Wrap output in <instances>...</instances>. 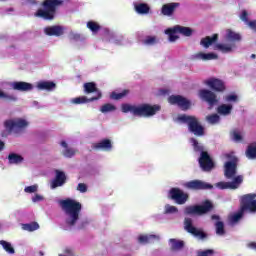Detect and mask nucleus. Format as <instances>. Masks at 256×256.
I'll use <instances>...</instances> for the list:
<instances>
[{
    "label": "nucleus",
    "mask_w": 256,
    "mask_h": 256,
    "mask_svg": "<svg viewBox=\"0 0 256 256\" xmlns=\"http://www.w3.org/2000/svg\"><path fill=\"white\" fill-rule=\"evenodd\" d=\"M212 221H216L214 224V227L216 229V235H219L220 237H223L225 235V223L221 221V216L217 214H213L211 216Z\"/></svg>",
    "instance_id": "obj_20"
},
{
    "label": "nucleus",
    "mask_w": 256,
    "mask_h": 256,
    "mask_svg": "<svg viewBox=\"0 0 256 256\" xmlns=\"http://www.w3.org/2000/svg\"><path fill=\"white\" fill-rule=\"evenodd\" d=\"M77 191H80V193H87V184L79 183L77 186Z\"/></svg>",
    "instance_id": "obj_53"
},
{
    "label": "nucleus",
    "mask_w": 256,
    "mask_h": 256,
    "mask_svg": "<svg viewBox=\"0 0 256 256\" xmlns=\"http://www.w3.org/2000/svg\"><path fill=\"white\" fill-rule=\"evenodd\" d=\"M135 11L136 13H139V15H147L149 11H151V8L147 3H139L135 4Z\"/></svg>",
    "instance_id": "obj_31"
},
{
    "label": "nucleus",
    "mask_w": 256,
    "mask_h": 256,
    "mask_svg": "<svg viewBox=\"0 0 256 256\" xmlns=\"http://www.w3.org/2000/svg\"><path fill=\"white\" fill-rule=\"evenodd\" d=\"M246 25H248V27H250L252 29V31H255V33H256V20H252L249 23H247Z\"/></svg>",
    "instance_id": "obj_55"
},
{
    "label": "nucleus",
    "mask_w": 256,
    "mask_h": 256,
    "mask_svg": "<svg viewBox=\"0 0 256 256\" xmlns=\"http://www.w3.org/2000/svg\"><path fill=\"white\" fill-rule=\"evenodd\" d=\"M226 101H237V95L231 94L226 97Z\"/></svg>",
    "instance_id": "obj_57"
},
{
    "label": "nucleus",
    "mask_w": 256,
    "mask_h": 256,
    "mask_svg": "<svg viewBox=\"0 0 256 256\" xmlns=\"http://www.w3.org/2000/svg\"><path fill=\"white\" fill-rule=\"evenodd\" d=\"M0 99H4V101L15 102L17 101V97L15 95H9L2 90H0Z\"/></svg>",
    "instance_id": "obj_46"
},
{
    "label": "nucleus",
    "mask_w": 256,
    "mask_h": 256,
    "mask_svg": "<svg viewBox=\"0 0 256 256\" xmlns=\"http://www.w3.org/2000/svg\"><path fill=\"white\" fill-rule=\"evenodd\" d=\"M198 162L202 171L206 173H209V171H213V169H215V162H213V159L209 155V152L200 153Z\"/></svg>",
    "instance_id": "obj_12"
},
{
    "label": "nucleus",
    "mask_w": 256,
    "mask_h": 256,
    "mask_svg": "<svg viewBox=\"0 0 256 256\" xmlns=\"http://www.w3.org/2000/svg\"><path fill=\"white\" fill-rule=\"evenodd\" d=\"M168 195L177 205H185L189 201V194L177 187L171 188Z\"/></svg>",
    "instance_id": "obj_9"
},
{
    "label": "nucleus",
    "mask_w": 256,
    "mask_h": 256,
    "mask_svg": "<svg viewBox=\"0 0 256 256\" xmlns=\"http://www.w3.org/2000/svg\"><path fill=\"white\" fill-rule=\"evenodd\" d=\"M241 183H243V176L238 175L233 177L232 182H219L217 187H219V189H239Z\"/></svg>",
    "instance_id": "obj_17"
},
{
    "label": "nucleus",
    "mask_w": 256,
    "mask_h": 256,
    "mask_svg": "<svg viewBox=\"0 0 256 256\" xmlns=\"http://www.w3.org/2000/svg\"><path fill=\"white\" fill-rule=\"evenodd\" d=\"M80 229H83V226H80Z\"/></svg>",
    "instance_id": "obj_63"
},
{
    "label": "nucleus",
    "mask_w": 256,
    "mask_h": 256,
    "mask_svg": "<svg viewBox=\"0 0 256 256\" xmlns=\"http://www.w3.org/2000/svg\"><path fill=\"white\" fill-rule=\"evenodd\" d=\"M0 245L3 247V249L7 252L10 253V255H13L15 253V248L11 245V243L5 241V240H0Z\"/></svg>",
    "instance_id": "obj_43"
},
{
    "label": "nucleus",
    "mask_w": 256,
    "mask_h": 256,
    "mask_svg": "<svg viewBox=\"0 0 256 256\" xmlns=\"http://www.w3.org/2000/svg\"><path fill=\"white\" fill-rule=\"evenodd\" d=\"M23 231H29L30 233L33 231H37L39 229V223L37 222H30L26 224H22Z\"/></svg>",
    "instance_id": "obj_38"
},
{
    "label": "nucleus",
    "mask_w": 256,
    "mask_h": 256,
    "mask_svg": "<svg viewBox=\"0 0 256 256\" xmlns=\"http://www.w3.org/2000/svg\"><path fill=\"white\" fill-rule=\"evenodd\" d=\"M204 83H205V85L210 87V89H212V91H215L216 93H223L225 91V89H227L225 87V82H223V80H221L219 78H210V79L204 81Z\"/></svg>",
    "instance_id": "obj_15"
},
{
    "label": "nucleus",
    "mask_w": 256,
    "mask_h": 256,
    "mask_svg": "<svg viewBox=\"0 0 256 256\" xmlns=\"http://www.w3.org/2000/svg\"><path fill=\"white\" fill-rule=\"evenodd\" d=\"M255 198H256V194L243 195L240 199V209L231 216L230 221L232 223L239 222L243 218V215H245V211H250V213H255L256 212Z\"/></svg>",
    "instance_id": "obj_3"
},
{
    "label": "nucleus",
    "mask_w": 256,
    "mask_h": 256,
    "mask_svg": "<svg viewBox=\"0 0 256 256\" xmlns=\"http://www.w3.org/2000/svg\"><path fill=\"white\" fill-rule=\"evenodd\" d=\"M60 145L64 147V150L62 152V155H64V157H67L68 159H71V157H75L77 150L69 148L66 141H62Z\"/></svg>",
    "instance_id": "obj_27"
},
{
    "label": "nucleus",
    "mask_w": 256,
    "mask_h": 256,
    "mask_svg": "<svg viewBox=\"0 0 256 256\" xmlns=\"http://www.w3.org/2000/svg\"><path fill=\"white\" fill-rule=\"evenodd\" d=\"M161 111V105L154 104L151 105L149 103H143L138 106H136L135 113L136 117H153L154 115H157Z\"/></svg>",
    "instance_id": "obj_6"
},
{
    "label": "nucleus",
    "mask_w": 256,
    "mask_h": 256,
    "mask_svg": "<svg viewBox=\"0 0 256 256\" xmlns=\"http://www.w3.org/2000/svg\"><path fill=\"white\" fill-rule=\"evenodd\" d=\"M5 128L7 129L8 133H13V131H17V129H25L29 125L24 119L18 120H8L4 123Z\"/></svg>",
    "instance_id": "obj_16"
},
{
    "label": "nucleus",
    "mask_w": 256,
    "mask_h": 256,
    "mask_svg": "<svg viewBox=\"0 0 256 256\" xmlns=\"http://www.w3.org/2000/svg\"><path fill=\"white\" fill-rule=\"evenodd\" d=\"M231 111H233V105L231 104H222L217 108L219 115H231Z\"/></svg>",
    "instance_id": "obj_33"
},
{
    "label": "nucleus",
    "mask_w": 256,
    "mask_h": 256,
    "mask_svg": "<svg viewBox=\"0 0 256 256\" xmlns=\"http://www.w3.org/2000/svg\"><path fill=\"white\" fill-rule=\"evenodd\" d=\"M184 229L187 233L193 235V237H198L199 239H207V233L195 227L193 225V219L191 218L184 219Z\"/></svg>",
    "instance_id": "obj_10"
},
{
    "label": "nucleus",
    "mask_w": 256,
    "mask_h": 256,
    "mask_svg": "<svg viewBox=\"0 0 256 256\" xmlns=\"http://www.w3.org/2000/svg\"><path fill=\"white\" fill-rule=\"evenodd\" d=\"M61 5H63V0H44L41 4L43 8L38 9L34 15L44 21H53Z\"/></svg>",
    "instance_id": "obj_2"
},
{
    "label": "nucleus",
    "mask_w": 256,
    "mask_h": 256,
    "mask_svg": "<svg viewBox=\"0 0 256 256\" xmlns=\"http://www.w3.org/2000/svg\"><path fill=\"white\" fill-rule=\"evenodd\" d=\"M11 88L14 91H32L33 90V84L29 83V82H12L11 83Z\"/></svg>",
    "instance_id": "obj_21"
},
{
    "label": "nucleus",
    "mask_w": 256,
    "mask_h": 256,
    "mask_svg": "<svg viewBox=\"0 0 256 256\" xmlns=\"http://www.w3.org/2000/svg\"><path fill=\"white\" fill-rule=\"evenodd\" d=\"M235 44H216L215 49L221 53H231Z\"/></svg>",
    "instance_id": "obj_32"
},
{
    "label": "nucleus",
    "mask_w": 256,
    "mask_h": 256,
    "mask_svg": "<svg viewBox=\"0 0 256 256\" xmlns=\"http://www.w3.org/2000/svg\"><path fill=\"white\" fill-rule=\"evenodd\" d=\"M215 209V205L210 200H205L200 205H190L186 206L184 209V214L186 215H198L201 217L203 215H207V213H211Z\"/></svg>",
    "instance_id": "obj_5"
},
{
    "label": "nucleus",
    "mask_w": 256,
    "mask_h": 256,
    "mask_svg": "<svg viewBox=\"0 0 256 256\" xmlns=\"http://www.w3.org/2000/svg\"><path fill=\"white\" fill-rule=\"evenodd\" d=\"M198 96L202 101H205L206 103H208L210 109L212 107H215V105L219 103V100L217 99V94H215V92L209 89L199 90Z\"/></svg>",
    "instance_id": "obj_11"
},
{
    "label": "nucleus",
    "mask_w": 256,
    "mask_h": 256,
    "mask_svg": "<svg viewBox=\"0 0 256 256\" xmlns=\"http://www.w3.org/2000/svg\"><path fill=\"white\" fill-rule=\"evenodd\" d=\"M232 139L233 141H236V143H239V141H243V136L237 131L232 132Z\"/></svg>",
    "instance_id": "obj_51"
},
{
    "label": "nucleus",
    "mask_w": 256,
    "mask_h": 256,
    "mask_svg": "<svg viewBox=\"0 0 256 256\" xmlns=\"http://www.w3.org/2000/svg\"><path fill=\"white\" fill-rule=\"evenodd\" d=\"M180 123H185L188 125V131L193 133L196 137H203L205 135V127L201 125L199 119L195 116H189L187 114H182L177 117Z\"/></svg>",
    "instance_id": "obj_4"
},
{
    "label": "nucleus",
    "mask_w": 256,
    "mask_h": 256,
    "mask_svg": "<svg viewBox=\"0 0 256 256\" xmlns=\"http://www.w3.org/2000/svg\"><path fill=\"white\" fill-rule=\"evenodd\" d=\"M143 43L144 45H155L157 43V37L147 36Z\"/></svg>",
    "instance_id": "obj_49"
},
{
    "label": "nucleus",
    "mask_w": 256,
    "mask_h": 256,
    "mask_svg": "<svg viewBox=\"0 0 256 256\" xmlns=\"http://www.w3.org/2000/svg\"><path fill=\"white\" fill-rule=\"evenodd\" d=\"M177 7H179V3L164 4L161 10L162 15L170 17V15H173V13H175V9H177Z\"/></svg>",
    "instance_id": "obj_25"
},
{
    "label": "nucleus",
    "mask_w": 256,
    "mask_h": 256,
    "mask_svg": "<svg viewBox=\"0 0 256 256\" xmlns=\"http://www.w3.org/2000/svg\"><path fill=\"white\" fill-rule=\"evenodd\" d=\"M86 27L90 29L92 33H99V31H101V25L95 21H88Z\"/></svg>",
    "instance_id": "obj_41"
},
{
    "label": "nucleus",
    "mask_w": 256,
    "mask_h": 256,
    "mask_svg": "<svg viewBox=\"0 0 256 256\" xmlns=\"http://www.w3.org/2000/svg\"><path fill=\"white\" fill-rule=\"evenodd\" d=\"M172 213H179V209L176 206L166 205L165 206V214L169 215Z\"/></svg>",
    "instance_id": "obj_48"
},
{
    "label": "nucleus",
    "mask_w": 256,
    "mask_h": 256,
    "mask_svg": "<svg viewBox=\"0 0 256 256\" xmlns=\"http://www.w3.org/2000/svg\"><path fill=\"white\" fill-rule=\"evenodd\" d=\"M219 41V34H213L212 37L206 36L205 38H202L200 41V45L204 47L205 49H209L211 45L214 43H217Z\"/></svg>",
    "instance_id": "obj_23"
},
{
    "label": "nucleus",
    "mask_w": 256,
    "mask_h": 256,
    "mask_svg": "<svg viewBox=\"0 0 256 256\" xmlns=\"http://www.w3.org/2000/svg\"><path fill=\"white\" fill-rule=\"evenodd\" d=\"M117 107L111 103H106L100 108L101 113H111V111H116Z\"/></svg>",
    "instance_id": "obj_45"
},
{
    "label": "nucleus",
    "mask_w": 256,
    "mask_h": 256,
    "mask_svg": "<svg viewBox=\"0 0 256 256\" xmlns=\"http://www.w3.org/2000/svg\"><path fill=\"white\" fill-rule=\"evenodd\" d=\"M59 205L63 213L66 215V225L68 227H75L77 223H79L81 210L83 209L81 202L75 199L67 198L60 200Z\"/></svg>",
    "instance_id": "obj_1"
},
{
    "label": "nucleus",
    "mask_w": 256,
    "mask_h": 256,
    "mask_svg": "<svg viewBox=\"0 0 256 256\" xmlns=\"http://www.w3.org/2000/svg\"><path fill=\"white\" fill-rule=\"evenodd\" d=\"M74 39H79V35H75V36H74Z\"/></svg>",
    "instance_id": "obj_61"
},
{
    "label": "nucleus",
    "mask_w": 256,
    "mask_h": 256,
    "mask_svg": "<svg viewBox=\"0 0 256 256\" xmlns=\"http://www.w3.org/2000/svg\"><path fill=\"white\" fill-rule=\"evenodd\" d=\"M126 256H129V255H126Z\"/></svg>",
    "instance_id": "obj_64"
},
{
    "label": "nucleus",
    "mask_w": 256,
    "mask_h": 256,
    "mask_svg": "<svg viewBox=\"0 0 256 256\" xmlns=\"http://www.w3.org/2000/svg\"><path fill=\"white\" fill-rule=\"evenodd\" d=\"M93 149L99 150L102 149L103 151H111L113 149V144L109 139H103L98 143L93 144Z\"/></svg>",
    "instance_id": "obj_24"
},
{
    "label": "nucleus",
    "mask_w": 256,
    "mask_h": 256,
    "mask_svg": "<svg viewBox=\"0 0 256 256\" xmlns=\"http://www.w3.org/2000/svg\"><path fill=\"white\" fill-rule=\"evenodd\" d=\"M67 183V175L61 170H55V178L51 181V189L63 187Z\"/></svg>",
    "instance_id": "obj_18"
},
{
    "label": "nucleus",
    "mask_w": 256,
    "mask_h": 256,
    "mask_svg": "<svg viewBox=\"0 0 256 256\" xmlns=\"http://www.w3.org/2000/svg\"><path fill=\"white\" fill-rule=\"evenodd\" d=\"M136 109L137 106L131 104H122L121 106L122 113H132L134 117L137 115V112H135Z\"/></svg>",
    "instance_id": "obj_37"
},
{
    "label": "nucleus",
    "mask_w": 256,
    "mask_h": 256,
    "mask_svg": "<svg viewBox=\"0 0 256 256\" xmlns=\"http://www.w3.org/2000/svg\"><path fill=\"white\" fill-rule=\"evenodd\" d=\"M175 28L176 31L180 33V35H184V37H191V35H193V29L189 27L177 25Z\"/></svg>",
    "instance_id": "obj_34"
},
{
    "label": "nucleus",
    "mask_w": 256,
    "mask_h": 256,
    "mask_svg": "<svg viewBox=\"0 0 256 256\" xmlns=\"http://www.w3.org/2000/svg\"><path fill=\"white\" fill-rule=\"evenodd\" d=\"M226 39L227 41H230L231 43H237L239 41H241V34L228 29L226 30Z\"/></svg>",
    "instance_id": "obj_28"
},
{
    "label": "nucleus",
    "mask_w": 256,
    "mask_h": 256,
    "mask_svg": "<svg viewBox=\"0 0 256 256\" xmlns=\"http://www.w3.org/2000/svg\"><path fill=\"white\" fill-rule=\"evenodd\" d=\"M214 253H215L214 250L207 249V250L198 252L197 256H211V255H213Z\"/></svg>",
    "instance_id": "obj_52"
},
{
    "label": "nucleus",
    "mask_w": 256,
    "mask_h": 256,
    "mask_svg": "<svg viewBox=\"0 0 256 256\" xmlns=\"http://www.w3.org/2000/svg\"><path fill=\"white\" fill-rule=\"evenodd\" d=\"M190 142L192 143V147H193V149H194V151H195L196 153H202V152H204V151H203V146H201V144H199V141H197V139L191 138V139H190Z\"/></svg>",
    "instance_id": "obj_47"
},
{
    "label": "nucleus",
    "mask_w": 256,
    "mask_h": 256,
    "mask_svg": "<svg viewBox=\"0 0 256 256\" xmlns=\"http://www.w3.org/2000/svg\"><path fill=\"white\" fill-rule=\"evenodd\" d=\"M240 19L241 21H243V23H245V25H247L250 21H249V13L247 12V10H242L241 14H240Z\"/></svg>",
    "instance_id": "obj_50"
},
{
    "label": "nucleus",
    "mask_w": 256,
    "mask_h": 256,
    "mask_svg": "<svg viewBox=\"0 0 256 256\" xmlns=\"http://www.w3.org/2000/svg\"><path fill=\"white\" fill-rule=\"evenodd\" d=\"M206 121L210 123V125H217V123L221 121V117H219L218 114H211L206 116Z\"/></svg>",
    "instance_id": "obj_44"
},
{
    "label": "nucleus",
    "mask_w": 256,
    "mask_h": 256,
    "mask_svg": "<svg viewBox=\"0 0 256 256\" xmlns=\"http://www.w3.org/2000/svg\"><path fill=\"white\" fill-rule=\"evenodd\" d=\"M84 93L90 95V93H96V96L90 98V101H99L103 97V93L99 88H97V83L95 82H86L83 85Z\"/></svg>",
    "instance_id": "obj_14"
},
{
    "label": "nucleus",
    "mask_w": 256,
    "mask_h": 256,
    "mask_svg": "<svg viewBox=\"0 0 256 256\" xmlns=\"http://www.w3.org/2000/svg\"><path fill=\"white\" fill-rule=\"evenodd\" d=\"M129 95V90L125 89L120 93L112 92L110 95L111 99H114V101H119L120 99H123L124 97H127Z\"/></svg>",
    "instance_id": "obj_40"
},
{
    "label": "nucleus",
    "mask_w": 256,
    "mask_h": 256,
    "mask_svg": "<svg viewBox=\"0 0 256 256\" xmlns=\"http://www.w3.org/2000/svg\"><path fill=\"white\" fill-rule=\"evenodd\" d=\"M246 157L248 159H256V144L248 145L246 149Z\"/></svg>",
    "instance_id": "obj_39"
},
{
    "label": "nucleus",
    "mask_w": 256,
    "mask_h": 256,
    "mask_svg": "<svg viewBox=\"0 0 256 256\" xmlns=\"http://www.w3.org/2000/svg\"><path fill=\"white\" fill-rule=\"evenodd\" d=\"M32 201L34 203H37V201H43V196L39 195V194H36L33 198H32Z\"/></svg>",
    "instance_id": "obj_56"
},
{
    "label": "nucleus",
    "mask_w": 256,
    "mask_h": 256,
    "mask_svg": "<svg viewBox=\"0 0 256 256\" xmlns=\"http://www.w3.org/2000/svg\"><path fill=\"white\" fill-rule=\"evenodd\" d=\"M24 191L25 193H37V185L28 186Z\"/></svg>",
    "instance_id": "obj_54"
},
{
    "label": "nucleus",
    "mask_w": 256,
    "mask_h": 256,
    "mask_svg": "<svg viewBox=\"0 0 256 256\" xmlns=\"http://www.w3.org/2000/svg\"><path fill=\"white\" fill-rule=\"evenodd\" d=\"M251 59H256V55H255V54H252V55H251Z\"/></svg>",
    "instance_id": "obj_60"
},
{
    "label": "nucleus",
    "mask_w": 256,
    "mask_h": 256,
    "mask_svg": "<svg viewBox=\"0 0 256 256\" xmlns=\"http://www.w3.org/2000/svg\"><path fill=\"white\" fill-rule=\"evenodd\" d=\"M176 33H178V32H177V28H175V26H174V28H168L165 30V34L167 36H169V41L171 43H174V41H177V39H179V36L175 35Z\"/></svg>",
    "instance_id": "obj_36"
},
{
    "label": "nucleus",
    "mask_w": 256,
    "mask_h": 256,
    "mask_svg": "<svg viewBox=\"0 0 256 256\" xmlns=\"http://www.w3.org/2000/svg\"><path fill=\"white\" fill-rule=\"evenodd\" d=\"M218 56L215 53H203L198 52L193 55V59L196 61H213V59H217Z\"/></svg>",
    "instance_id": "obj_22"
},
{
    "label": "nucleus",
    "mask_w": 256,
    "mask_h": 256,
    "mask_svg": "<svg viewBox=\"0 0 256 256\" xmlns=\"http://www.w3.org/2000/svg\"><path fill=\"white\" fill-rule=\"evenodd\" d=\"M44 33L48 37H61L65 34V27L61 25L47 26L44 28Z\"/></svg>",
    "instance_id": "obj_19"
},
{
    "label": "nucleus",
    "mask_w": 256,
    "mask_h": 256,
    "mask_svg": "<svg viewBox=\"0 0 256 256\" xmlns=\"http://www.w3.org/2000/svg\"><path fill=\"white\" fill-rule=\"evenodd\" d=\"M72 103H74V105H81L83 103H93V100H91V98H87V96H81L73 98Z\"/></svg>",
    "instance_id": "obj_42"
},
{
    "label": "nucleus",
    "mask_w": 256,
    "mask_h": 256,
    "mask_svg": "<svg viewBox=\"0 0 256 256\" xmlns=\"http://www.w3.org/2000/svg\"><path fill=\"white\" fill-rule=\"evenodd\" d=\"M168 101L171 105H178L182 111H188V109H191V101L181 95L169 96Z\"/></svg>",
    "instance_id": "obj_13"
},
{
    "label": "nucleus",
    "mask_w": 256,
    "mask_h": 256,
    "mask_svg": "<svg viewBox=\"0 0 256 256\" xmlns=\"http://www.w3.org/2000/svg\"><path fill=\"white\" fill-rule=\"evenodd\" d=\"M248 246L256 251V242H252Z\"/></svg>",
    "instance_id": "obj_58"
},
{
    "label": "nucleus",
    "mask_w": 256,
    "mask_h": 256,
    "mask_svg": "<svg viewBox=\"0 0 256 256\" xmlns=\"http://www.w3.org/2000/svg\"><path fill=\"white\" fill-rule=\"evenodd\" d=\"M172 251H181L185 247V242L183 240L170 239Z\"/></svg>",
    "instance_id": "obj_35"
},
{
    "label": "nucleus",
    "mask_w": 256,
    "mask_h": 256,
    "mask_svg": "<svg viewBox=\"0 0 256 256\" xmlns=\"http://www.w3.org/2000/svg\"><path fill=\"white\" fill-rule=\"evenodd\" d=\"M227 159L230 161L226 162L224 165V176L226 179H233L237 175V163L239 161L233 154H227Z\"/></svg>",
    "instance_id": "obj_7"
},
{
    "label": "nucleus",
    "mask_w": 256,
    "mask_h": 256,
    "mask_svg": "<svg viewBox=\"0 0 256 256\" xmlns=\"http://www.w3.org/2000/svg\"><path fill=\"white\" fill-rule=\"evenodd\" d=\"M185 189L189 191H211L213 184L203 180L195 179L184 183Z\"/></svg>",
    "instance_id": "obj_8"
},
{
    "label": "nucleus",
    "mask_w": 256,
    "mask_h": 256,
    "mask_svg": "<svg viewBox=\"0 0 256 256\" xmlns=\"http://www.w3.org/2000/svg\"><path fill=\"white\" fill-rule=\"evenodd\" d=\"M5 149V143L0 140V151H3Z\"/></svg>",
    "instance_id": "obj_59"
},
{
    "label": "nucleus",
    "mask_w": 256,
    "mask_h": 256,
    "mask_svg": "<svg viewBox=\"0 0 256 256\" xmlns=\"http://www.w3.org/2000/svg\"><path fill=\"white\" fill-rule=\"evenodd\" d=\"M57 87V84L53 81H41L37 84V89L40 91H53Z\"/></svg>",
    "instance_id": "obj_26"
},
{
    "label": "nucleus",
    "mask_w": 256,
    "mask_h": 256,
    "mask_svg": "<svg viewBox=\"0 0 256 256\" xmlns=\"http://www.w3.org/2000/svg\"><path fill=\"white\" fill-rule=\"evenodd\" d=\"M159 241V236L157 235H140L138 237V243L141 245H147V243H151L153 240Z\"/></svg>",
    "instance_id": "obj_29"
},
{
    "label": "nucleus",
    "mask_w": 256,
    "mask_h": 256,
    "mask_svg": "<svg viewBox=\"0 0 256 256\" xmlns=\"http://www.w3.org/2000/svg\"><path fill=\"white\" fill-rule=\"evenodd\" d=\"M8 161H9L10 165H19V163H23V161H25V159L23 158V156H21L17 153H10L8 155Z\"/></svg>",
    "instance_id": "obj_30"
},
{
    "label": "nucleus",
    "mask_w": 256,
    "mask_h": 256,
    "mask_svg": "<svg viewBox=\"0 0 256 256\" xmlns=\"http://www.w3.org/2000/svg\"><path fill=\"white\" fill-rule=\"evenodd\" d=\"M9 11H13V8H10Z\"/></svg>",
    "instance_id": "obj_62"
}]
</instances>
